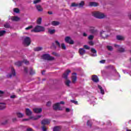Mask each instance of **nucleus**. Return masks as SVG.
<instances>
[{"label": "nucleus", "instance_id": "1", "mask_svg": "<svg viewBox=\"0 0 131 131\" xmlns=\"http://www.w3.org/2000/svg\"><path fill=\"white\" fill-rule=\"evenodd\" d=\"M45 27L40 26H36L34 29L31 30V32H41L45 31Z\"/></svg>", "mask_w": 131, "mask_h": 131}, {"label": "nucleus", "instance_id": "2", "mask_svg": "<svg viewBox=\"0 0 131 131\" xmlns=\"http://www.w3.org/2000/svg\"><path fill=\"white\" fill-rule=\"evenodd\" d=\"M92 15L94 17H95V18H98V19H103V18H105V14L99 12H93Z\"/></svg>", "mask_w": 131, "mask_h": 131}, {"label": "nucleus", "instance_id": "3", "mask_svg": "<svg viewBox=\"0 0 131 131\" xmlns=\"http://www.w3.org/2000/svg\"><path fill=\"white\" fill-rule=\"evenodd\" d=\"M64 101H61L60 103H57L53 105V109L54 110H63L62 108L60 107V104H64Z\"/></svg>", "mask_w": 131, "mask_h": 131}, {"label": "nucleus", "instance_id": "4", "mask_svg": "<svg viewBox=\"0 0 131 131\" xmlns=\"http://www.w3.org/2000/svg\"><path fill=\"white\" fill-rule=\"evenodd\" d=\"M84 5V2L83 1H82L79 4H76V3H72L71 5V7H78V8H82L83 6Z\"/></svg>", "mask_w": 131, "mask_h": 131}, {"label": "nucleus", "instance_id": "5", "mask_svg": "<svg viewBox=\"0 0 131 131\" xmlns=\"http://www.w3.org/2000/svg\"><path fill=\"white\" fill-rule=\"evenodd\" d=\"M31 42V40H30V38L29 37H27L25 38L24 43L25 46L26 47H28V46H29L30 45V43Z\"/></svg>", "mask_w": 131, "mask_h": 131}, {"label": "nucleus", "instance_id": "6", "mask_svg": "<svg viewBox=\"0 0 131 131\" xmlns=\"http://www.w3.org/2000/svg\"><path fill=\"white\" fill-rule=\"evenodd\" d=\"M42 59L44 60H54V57H51L49 54H43L42 56Z\"/></svg>", "mask_w": 131, "mask_h": 131}, {"label": "nucleus", "instance_id": "7", "mask_svg": "<svg viewBox=\"0 0 131 131\" xmlns=\"http://www.w3.org/2000/svg\"><path fill=\"white\" fill-rule=\"evenodd\" d=\"M65 40L66 42H68V43H70L71 45H73L74 43L73 40H72L70 37H66Z\"/></svg>", "mask_w": 131, "mask_h": 131}, {"label": "nucleus", "instance_id": "8", "mask_svg": "<svg viewBox=\"0 0 131 131\" xmlns=\"http://www.w3.org/2000/svg\"><path fill=\"white\" fill-rule=\"evenodd\" d=\"M11 72H12L11 74L7 75V77L11 78V77H13V76H15L16 75V73L15 72V70L13 68H11Z\"/></svg>", "mask_w": 131, "mask_h": 131}, {"label": "nucleus", "instance_id": "9", "mask_svg": "<svg viewBox=\"0 0 131 131\" xmlns=\"http://www.w3.org/2000/svg\"><path fill=\"white\" fill-rule=\"evenodd\" d=\"M77 80L76 73H74L72 76V81L73 83H75Z\"/></svg>", "mask_w": 131, "mask_h": 131}, {"label": "nucleus", "instance_id": "10", "mask_svg": "<svg viewBox=\"0 0 131 131\" xmlns=\"http://www.w3.org/2000/svg\"><path fill=\"white\" fill-rule=\"evenodd\" d=\"M50 122H51V120H50L48 119H45L41 121V124H49Z\"/></svg>", "mask_w": 131, "mask_h": 131}, {"label": "nucleus", "instance_id": "11", "mask_svg": "<svg viewBox=\"0 0 131 131\" xmlns=\"http://www.w3.org/2000/svg\"><path fill=\"white\" fill-rule=\"evenodd\" d=\"M70 72H71V71L69 70H68L63 75V78L67 79V76H68V75L69 73H70Z\"/></svg>", "mask_w": 131, "mask_h": 131}, {"label": "nucleus", "instance_id": "12", "mask_svg": "<svg viewBox=\"0 0 131 131\" xmlns=\"http://www.w3.org/2000/svg\"><path fill=\"white\" fill-rule=\"evenodd\" d=\"M33 111H34L35 113H40V112L42 111V109L41 108H33Z\"/></svg>", "mask_w": 131, "mask_h": 131}, {"label": "nucleus", "instance_id": "13", "mask_svg": "<svg viewBox=\"0 0 131 131\" xmlns=\"http://www.w3.org/2000/svg\"><path fill=\"white\" fill-rule=\"evenodd\" d=\"M91 56L93 57H96L97 56V51L95 50V49H91Z\"/></svg>", "mask_w": 131, "mask_h": 131}, {"label": "nucleus", "instance_id": "14", "mask_svg": "<svg viewBox=\"0 0 131 131\" xmlns=\"http://www.w3.org/2000/svg\"><path fill=\"white\" fill-rule=\"evenodd\" d=\"M26 114L28 116H30V115H31V114H32V112L30 110H29V108H26Z\"/></svg>", "mask_w": 131, "mask_h": 131}, {"label": "nucleus", "instance_id": "15", "mask_svg": "<svg viewBox=\"0 0 131 131\" xmlns=\"http://www.w3.org/2000/svg\"><path fill=\"white\" fill-rule=\"evenodd\" d=\"M115 47L116 48H117L119 52H124V49H123L121 47L119 46V45H115Z\"/></svg>", "mask_w": 131, "mask_h": 131}, {"label": "nucleus", "instance_id": "16", "mask_svg": "<svg viewBox=\"0 0 131 131\" xmlns=\"http://www.w3.org/2000/svg\"><path fill=\"white\" fill-rule=\"evenodd\" d=\"M92 80L95 82H98V81H99V78H98V76L96 75H93L92 76Z\"/></svg>", "mask_w": 131, "mask_h": 131}, {"label": "nucleus", "instance_id": "17", "mask_svg": "<svg viewBox=\"0 0 131 131\" xmlns=\"http://www.w3.org/2000/svg\"><path fill=\"white\" fill-rule=\"evenodd\" d=\"M79 53L80 55H84V54H85V50H84L83 48H80L79 50Z\"/></svg>", "mask_w": 131, "mask_h": 131}, {"label": "nucleus", "instance_id": "18", "mask_svg": "<svg viewBox=\"0 0 131 131\" xmlns=\"http://www.w3.org/2000/svg\"><path fill=\"white\" fill-rule=\"evenodd\" d=\"M6 109V103H0V110Z\"/></svg>", "mask_w": 131, "mask_h": 131}, {"label": "nucleus", "instance_id": "19", "mask_svg": "<svg viewBox=\"0 0 131 131\" xmlns=\"http://www.w3.org/2000/svg\"><path fill=\"white\" fill-rule=\"evenodd\" d=\"M11 20L12 21H19V20H20V18L18 16H12L11 17Z\"/></svg>", "mask_w": 131, "mask_h": 131}, {"label": "nucleus", "instance_id": "20", "mask_svg": "<svg viewBox=\"0 0 131 131\" xmlns=\"http://www.w3.org/2000/svg\"><path fill=\"white\" fill-rule=\"evenodd\" d=\"M90 7H97L98 6V3L96 2H90L89 3Z\"/></svg>", "mask_w": 131, "mask_h": 131}, {"label": "nucleus", "instance_id": "21", "mask_svg": "<svg viewBox=\"0 0 131 131\" xmlns=\"http://www.w3.org/2000/svg\"><path fill=\"white\" fill-rule=\"evenodd\" d=\"M36 9L38 11V12H42V11H43L42 7H41V6L40 5L37 6Z\"/></svg>", "mask_w": 131, "mask_h": 131}, {"label": "nucleus", "instance_id": "22", "mask_svg": "<svg viewBox=\"0 0 131 131\" xmlns=\"http://www.w3.org/2000/svg\"><path fill=\"white\" fill-rule=\"evenodd\" d=\"M98 88L99 89V90H100L101 94H102V95H104V94H105V91H104V90H103L102 86H101V85H98Z\"/></svg>", "mask_w": 131, "mask_h": 131}, {"label": "nucleus", "instance_id": "23", "mask_svg": "<svg viewBox=\"0 0 131 131\" xmlns=\"http://www.w3.org/2000/svg\"><path fill=\"white\" fill-rule=\"evenodd\" d=\"M51 24L53 26H57L59 25V24H60V23H59L58 21H53L51 23Z\"/></svg>", "mask_w": 131, "mask_h": 131}, {"label": "nucleus", "instance_id": "24", "mask_svg": "<svg viewBox=\"0 0 131 131\" xmlns=\"http://www.w3.org/2000/svg\"><path fill=\"white\" fill-rule=\"evenodd\" d=\"M117 39L118 40H123L124 39V37L120 35L117 36Z\"/></svg>", "mask_w": 131, "mask_h": 131}, {"label": "nucleus", "instance_id": "25", "mask_svg": "<svg viewBox=\"0 0 131 131\" xmlns=\"http://www.w3.org/2000/svg\"><path fill=\"white\" fill-rule=\"evenodd\" d=\"M16 115L17 117H18L19 118H22V117L24 116V115L23 114L19 112L17 113Z\"/></svg>", "mask_w": 131, "mask_h": 131}, {"label": "nucleus", "instance_id": "26", "mask_svg": "<svg viewBox=\"0 0 131 131\" xmlns=\"http://www.w3.org/2000/svg\"><path fill=\"white\" fill-rule=\"evenodd\" d=\"M41 116H37L36 117H32L30 118V119H33V120H36L37 119H38L40 118Z\"/></svg>", "mask_w": 131, "mask_h": 131}, {"label": "nucleus", "instance_id": "27", "mask_svg": "<svg viewBox=\"0 0 131 131\" xmlns=\"http://www.w3.org/2000/svg\"><path fill=\"white\" fill-rule=\"evenodd\" d=\"M61 130V127L60 126H56L53 128V131H60Z\"/></svg>", "mask_w": 131, "mask_h": 131}, {"label": "nucleus", "instance_id": "28", "mask_svg": "<svg viewBox=\"0 0 131 131\" xmlns=\"http://www.w3.org/2000/svg\"><path fill=\"white\" fill-rule=\"evenodd\" d=\"M55 32H56L55 29H49V33H50V34H53Z\"/></svg>", "mask_w": 131, "mask_h": 131}, {"label": "nucleus", "instance_id": "29", "mask_svg": "<svg viewBox=\"0 0 131 131\" xmlns=\"http://www.w3.org/2000/svg\"><path fill=\"white\" fill-rule=\"evenodd\" d=\"M42 50V48L41 47H36L34 48V51L36 52H39V51H41Z\"/></svg>", "mask_w": 131, "mask_h": 131}, {"label": "nucleus", "instance_id": "30", "mask_svg": "<svg viewBox=\"0 0 131 131\" xmlns=\"http://www.w3.org/2000/svg\"><path fill=\"white\" fill-rule=\"evenodd\" d=\"M35 73V71L34 70H33V69L32 68H30V74H31V75H32L33 74H34Z\"/></svg>", "mask_w": 131, "mask_h": 131}, {"label": "nucleus", "instance_id": "31", "mask_svg": "<svg viewBox=\"0 0 131 131\" xmlns=\"http://www.w3.org/2000/svg\"><path fill=\"white\" fill-rule=\"evenodd\" d=\"M42 20V19L41 17L38 18V19L37 20V24H38L39 25H40L41 23Z\"/></svg>", "mask_w": 131, "mask_h": 131}, {"label": "nucleus", "instance_id": "32", "mask_svg": "<svg viewBox=\"0 0 131 131\" xmlns=\"http://www.w3.org/2000/svg\"><path fill=\"white\" fill-rule=\"evenodd\" d=\"M15 64L16 65V66H21V65H22V62L21 61H17L15 63Z\"/></svg>", "mask_w": 131, "mask_h": 131}, {"label": "nucleus", "instance_id": "33", "mask_svg": "<svg viewBox=\"0 0 131 131\" xmlns=\"http://www.w3.org/2000/svg\"><path fill=\"white\" fill-rule=\"evenodd\" d=\"M90 31L91 33H95V28L94 27H90Z\"/></svg>", "mask_w": 131, "mask_h": 131}, {"label": "nucleus", "instance_id": "34", "mask_svg": "<svg viewBox=\"0 0 131 131\" xmlns=\"http://www.w3.org/2000/svg\"><path fill=\"white\" fill-rule=\"evenodd\" d=\"M6 33V31H0V36H3Z\"/></svg>", "mask_w": 131, "mask_h": 131}, {"label": "nucleus", "instance_id": "35", "mask_svg": "<svg viewBox=\"0 0 131 131\" xmlns=\"http://www.w3.org/2000/svg\"><path fill=\"white\" fill-rule=\"evenodd\" d=\"M71 82V81L69 80H67L66 81V85H67L68 86H69V84H70V83Z\"/></svg>", "mask_w": 131, "mask_h": 131}, {"label": "nucleus", "instance_id": "36", "mask_svg": "<svg viewBox=\"0 0 131 131\" xmlns=\"http://www.w3.org/2000/svg\"><path fill=\"white\" fill-rule=\"evenodd\" d=\"M61 48L63 49V50H66V45L64 43L61 44Z\"/></svg>", "mask_w": 131, "mask_h": 131}, {"label": "nucleus", "instance_id": "37", "mask_svg": "<svg viewBox=\"0 0 131 131\" xmlns=\"http://www.w3.org/2000/svg\"><path fill=\"white\" fill-rule=\"evenodd\" d=\"M23 63L26 64V65H28V64H29V62L27 61L26 59L24 60V61H23Z\"/></svg>", "mask_w": 131, "mask_h": 131}, {"label": "nucleus", "instance_id": "38", "mask_svg": "<svg viewBox=\"0 0 131 131\" xmlns=\"http://www.w3.org/2000/svg\"><path fill=\"white\" fill-rule=\"evenodd\" d=\"M13 11L14 13H19V9L18 8H14Z\"/></svg>", "mask_w": 131, "mask_h": 131}, {"label": "nucleus", "instance_id": "39", "mask_svg": "<svg viewBox=\"0 0 131 131\" xmlns=\"http://www.w3.org/2000/svg\"><path fill=\"white\" fill-rule=\"evenodd\" d=\"M5 95V92L2 91H0V97H3Z\"/></svg>", "mask_w": 131, "mask_h": 131}, {"label": "nucleus", "instance_id": "40", "mask_svg": "<svg viewBox=\"0 0 131 131\" xmlns=\"http://www.w3.org/2000/svg\"><path fill=\"white\" fill-rule=\"evenodd\" d=\"M38 3H40V0H35L33 2L34 4H37Z\"/></svg>", "mask_w": 131, "mask_h": 131}, {"label": "nucleus", "instance_id": "41", "mask_svg": "<svg viewBox=\"0 0 131 131\" xmlns=\"http://www.w3.org/2000/svg\"><path fill=\"white\" fill-rule=\"evenodd\" d=\"M32 26H29L27 28H26V30H29V29H32Z\"/></svg>", "mask_w": 131, "mask_h": 131}, {"label": "nucleus", "instance_id": "42", "mask_svg": "<svg viewBox=\"0 0 131 131\" xmlns=\"http://www.w3.org/2000/svg\"><path fill=\"white\" fill-rule=\"evenodd\" d=\"M4 27H5V28H10V25L8 24H6L4 25Z\"/></svg>", "mask_w": 131, "mask_h": 131}, {"label": "nucleus", "instance_id": "43", "mask_svg": "<svg viewBox=\"0 0 131 131\" xmlns=\"http://www.w3.org/2000/svg\"><path fill=\"white\" fill-rule=\"evenodd\" d=\"M84 48L86 50H90V47H89V46H88V45H84Z\"/></svg>", "mask_w": 131, "mask_h": 131}, {"label": "nucleus", "instance_id": "44", "mask_svg": "<svg viewBox=\"0 0 131 131\" xmlns=\"http://www.w3.org/2000/svg\"><path fill=\"white\" fill-rule=\"evenodd\" d=\"M107 49L108 51H112L113 48H112V47L111 46H107Z\"/></svg>", "mask_w": 131, "mask_h": 131}, {"label": "nucleus", "instance_id": "45", "mask_svg": "<svg viewBox=\"0 0 131 131\" xmlns=\"http://www.w3.org/2000/svg\"><path fill=\"white\" fill-rule=\"evenodd\" d=\"M88 38H89V39L92 40V39H93V38H94V36H93V35H90V36L88 37Z\"/></svg>", "mask_w": 131, "mask_h": 131}, {"label": "nucleus", "instance_id": "46", "mask_svg": "<svg viewBox=\"0 0 131 131\" xmlns=\"http://www.w3.org/2000/svg\"><path fill=\"white\" fill-rule=\"evenodd\" d=\"M71 102H72V103H74V104H77V101H75V100H71Z\"/></svg>", "mask_w": 131, "mask_h": 131}, {"label": "nucleus", "instance_id": "47", "mask_svg": "<svg viewBox=\"0 0 131 131\" xmlns=\"http://www.w3.org/2000/svg\"><path fill=\"white\" fill-rule=\"evenodd\" d=\"M55 42H56V45H57V46H58V47H61V45H60V43L59 42V41H55Z\"/></svg>", "mask_w": 131, "mask_h": 131}, {"label": "nucleus", "instance_id": "48", "mask_svg": "<svg viewBox=\"0 0 131 131\" xmlns=\"http://www.w3.org/2000/svg\"><path fill=\"white\" fill-rule=\"evenodd\" d=\"M89 45H90V46H93V45H94V42H93V41H90L89 42Z\"/></svg>", "mask_w": 131, "mask_h": 131}, {"label": "nucleus", "instance_id": "49", "mask_svg": "<svg viewBox=\"0 0 131 131\" xmlns=\"http://www.w3.org/2000/svg\"><path fill=\"white\" fill-rule=\"evenodd\" d=\"M42 129L43 131H47V129H46V127L45 126H43L42 127Z\"/></svg>", "mask_w": 131, "mask_h": 131}, {"label": "nucleus", "instance_id": "50", "mask_svg": "<svg viewBox=\"0 0 131 131\" xmlns=\"http://www.w3.org/2000/svg\"><path fill=\"white\" fill-rule=\"evenodd\" d=\"M16 97V95H11V96H10V98H11V99H14V98H15Z\"/></svg>", "mask_w": 131, "mask_h": 131}, {"label": "nucleus", "instance_id": "51", "mask_svg": "<svg viewBox=\"0 0 131 131\" xmlns=\"http://www.w3.org/2000/svg\"><path fill=\"white\" fill-rule=\"evenodd\" d=\"M100 63H101V64H104V63H105V60L100 61Z\"/></svg>", "mask_w": 131, "mask_h": 131}, {"label": "nucleus", "instance_id": "52", "mask_svg": "<svg viewBox=\"0 0 131 131\" xmlns=\"http://www.w3.org/2000/svg\"><path fill=\"white\" fill-rule=\"evenodd\" d=\"M51 105V102H48L47 103V106H50Z\"/></svg>", "mask_w": 131, "mask_h": 131}, {"label": "nucleus", "instance_id": "53", "mask_svg": "<svg viewBox=\"0 0 131 131\" xmlns=\"http://www.w3.org/2000/svg\"><path fill=\"white\" fill-rule=\"evenodd\" d=\"M30 119H24L23 120L24 121H27L28 120H29Z\"/></svg>", "mask_w": 131, "mask_h": 131}, {"label": "nucleus", "instance_id": "54", "mask_svg": "<svg viewBox=\"0 0 131 131\" xmlns=\"http://www.w3.org/2000/svg\"><path fill=\"white\" fill-rule=\"evenodd\" d=\"M24 70H25V72H28V70H27V69L26 68H24Z\"/></svg>", "mask_w": 131, "mask_h": 131}, {"label": "nucleus", "instance_id": "55", "mask_svg": "<svg viewBox=\"0 0 131 131\" xmlns=\"http://www.w3.org/2000/svg\"><path fill=\"white\" fill-rule=\"evenodd\" d=\"M66 111L67 112H69V111H70L69 108H66Z\"/></svg>", "mask_w": 131, "mask_h": 131}, {"label": "nucleus", "instance_id": "56", "mask_svg": "<svg viewBox=\"0 0 131 131\" xmlns=\"http://www.w3.org/2000/svg\"><path fill=\"white\" fill-rule=\"evenodd\" d=\"M83 36H86L87 34L85 33H83Z\"/></svg>", "mask_w": 131, "mask_h": 131}, {"label": "nucleus", "instance_id": "57", "mask_svg": "<svg viewBox=\"0 0 131 131\" xmlns=\"http://www.w3.org/2000/svg\"><path fill=\"white\" fill-rule=\"evenodd\" d=\"M13 121H16L17 120L16 118H14L12 119Z\"/></svg>", "mask_w": 131, "mask_h": 131}, {"label": "nucleus", "instance_id": "58", "mask_svg": "<svg viewBox=\"0 0 131 131\" xmlns=\"http://www.w3.org/2000/svg\"><path fill=\"white\" fill-rule=\"evenodd\" d=\"M87 124H88V125H90V121H88Z\"/></svg>", "mask_w": 131, "mask_h": 131}, {"label": "nucleus", "instance_id": "59", "mask_svg": "<svg viewBox=\"0 0 131 131\" xmlns=\"http://www.w3.org/2000/svg\"><path fill=\"white\" fill-rule=\"evenodd\" d=\"M103 34H104V33H103V32H101V36H104V35H103Z\"/></svg>", "mask_w": 131, "mask_h": 131}, {"label": "nucleus", "instance_id": "60", "mask_svg": "<svg viewBox=\"0 0 131 131\" xmlns=\"http://www.w3.org/2000/svg\"><path fill=\"white\" fill-rule=\"evenodd\" d=\"M48 13L50 14V15H52V12H49Z\"/></svg>", "mask_w": 131, "mask_h": 131}, {"label": "nucleus", "instance_id": "61", "mask_svg": "<svg viewBox=\"0 0 131 131\" xmlns=\"http://www.w3.org/2000/svg\"><path fill=\"white\" fill-rule=\"evenodd\" d=\"M43 73H45V71H43L42 72V74H43Z\"/></svg>", "mask_w": 131, "mask_h": 131}, {"label": "nucleus", "instance_id": "62", "mask_svg": "<svg viewBox=\"0 0 131 131\" xmlns=\"http://www.w3.org/2000/svg\"><path fill=\"white\" fill-rule=\"evenodd\" d=\"M118 75L119 77H120V75L118 74Z\"/></svg>", "mask_w": 131, "mask_h": 131}, {"label": "nucleus", "instance_id": "63", "mask_svg": "<svg viewBox=\"0 0 131 131\" xmlns=\"http://www.w3.org/2000/svg\"><path fill=\"white\" fill-rule=\"evenodd\" d=\"M127 131H131V130H127Z\"/></svg>", "mask_w": 131, "mask_h": 131}, {"label": "nucleus", "instance_id": "64", "mask_svg": "<svg viewBox=\"0 0 131 131\" xmlns=\"http://www.w3.org/2000/svg\"><path fill=\"white\" fill-rule=\"evenodd\" d=\"M130 61H131V59H130Z\"/></svg>", "mask_w": 131, "mask_h": 131}]
</instances>
